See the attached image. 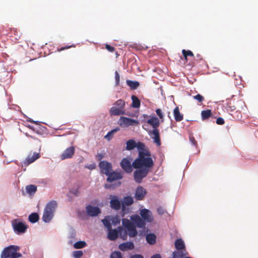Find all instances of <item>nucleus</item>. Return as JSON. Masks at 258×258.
Returning a JSON list of instances; mask_svg holds the SVG:
<instances>
[{"label":"nucleus","instance_id":"obj_11","mask_svg":"<svg viewBox=\"0 0 258 258\" xmlns=\"http://www.w3.org/2000/svg\"><path fill=\"white\" fill-rule=\"evenodd\" d=\"M98 166L100 169L101 173L107 175L112 170V164L106 160H102L99 162Z\"/></svg>","mask_w":258,"mask_h":258},{"label":"nucleus","instance_id":"obj_43","mask_svg":"<svg viewBox=\"0 0 258 258\" xmlns=\"http://www.w3.org/2000/svg\"><path fill=\"white\" fill-rule=\"evenodd\" d=\"M149 134L150 135H154V137L158 136L160 135L159 130L158 128H153L152 130H151L149 132Z\"/></svg>","mask_w":258,"mask_h":258},{"label":"nucleus","instance_id":"obj_47","mask_svg":"<svg viewBox=\"0 0 258 258\" xmlns=\"http://www.w3.org/2000/svg\"><path fill=\"white\" fill-rule=\"evenodd\" d=\"M76 235V233L75 230L71 228L70 231L69 236V237L71 239H74L75 238Z\"/></svg>","mask_w":258,"mask_h":258},{"label":"nucleus","instance_id":"obj_61","mask_svg":"<svg viewBox=\"0 0 258 258\" xmlns=\"http://www.w3.org/2000/svg\"><path fill=\"white\" fill-rule=\"evenodd\" d=\"M33 123L36 124V125H39V129H41V127L43 128V129H46V127H44V126H42V125H40V123H41V122L39 121H35V120H34L33 121Z\"/></svg>","mask_w":258,"mask_h":258},{"label":"nucleus","instance_id":"obj_30","mask_svg":"<svg viewBox=\"0 0 258 258\" xmlns=\"http://www.w3.org/2000/svg\"><path fill=\"white\" fill-rule=\"evenodd\" d=\"M101 222L103 224L104 226L108 230H110L111 228V222L109 218V217L106 216L105 218L101 220Z\"/></svg>","mask_w":258,"mask_h":258},{"label":"nucleus","instance_id":"obj_10","mask_svg":"<svg viewBox=\"0 0 258 258\" xmlns=\"http://www.w3.org/2000/svg\"><path fill=\"white\" fill-rule=\"evenodd\" d=\"M106 180L108 182H112L116 180L121 179L123 177V173L122 171L117 172L113 170L106 175Z\"/></svg>","mask_w":258,"mask_h":258},{"label":"nucleus","instance_id":"obj_35","mask_svg":"<svg viewBox=\"0 0 258 258\" xmlns=\"http://www.w3.org/2000/svg\"><path fill=\"white\" fill-rule=\"evenodd\" d=\"M110 220L111 224L114 226H116L120 223V218L118 215H116L114 217H112Z\"/></svg>","mask_w":258,"mask_h":258},{"label":"nucleus","instance_id":"obj_45","mask_svg":"<svg viewBox=\"0 0 258 258\" xmlns=\"http://www.w3.org/2000/svg\"><path fill=\"white\" fill-rule=\"evenodd\" d=\"M114 74H115V86H117L119 84L120 76L117 71H115Z\"/></svg>","mask_w":258,"mask_h":258},{"label":"nucleus","instance_id":"obj_12","mask_svg":"<svg viewBox=\"0 0 258 258\" xmlns=\"http://www.w3.org/2000/svg\"><path fill=\"white\" fill-rule=\"evenodd\" d=\"M86 212L88 216L94 217L97 216L101 213V209L98 206H93L89 205L86 207Z\"/></svg>","mask_w":258,"mask_h":258},{"label":"nucleus","instance_id":"obj_25","mask_svg":"<svg viewBox=\"0 0 258 258\" xmlns=\"http://www.w3.org/2000/svg\"><path fill=\"white\" fill-rule=\"evenodd\" d=\"M131 99L132 100L131 106L133 108H139L141 105V101L140 99L138 98L137 96L134 95H132Z\"/></svg>","mask_w":258,"mask_h":258},{"label":"nucleus","instance_id":"obj_31","mask_svg":"<svg viewBox=\"0 0 258 258\" xmlns=\"http://www.w3.org/2000/svg\"><path fill=\"white\" fill-rule=\"evenodd\" d=\"M128 233V235L130 237H134L138 234V231L136 227L131 226L126 230Z\"/></svg>","mask_w":258,"mask_h":258},{"label":"nucleus","instance_id":"obj_29","mask_svg":"<svg viewBox=\"0 0 258 258\" xmlns=\"http://www.w3.org/2000/svg\"><path fill=\"white\" fill-rule=\"evenodd\" d=\"M212 115V111L210 109L202 110L201 112V117L203 120L209 119Z\"/></svg>","mask_w":258,"mask_h":258},{"label":"nucleus","instance_id":"obj_39","mask_svg":"<svg viewBox=\"0 0 258 258\" xmlns=\"http://www.w3.org/2000/svg\"><path fill=\"white\" fill-rule=\"evenodd\" d=\"M182 54L183 56L186 59L187 56H193L194 54L192 52L189 50H186L185 49H183L182 51Z\"/></svg>","mask_w":258,"mask_h":258},{"label":"nucleus","instance_id":"obj_46","mask_svg":"<svg viewBox=\"0 0 258 258\" xmlns=\"http://www.w3.org/2000/svg\"><path fill=\"white\" fill-rule=\"evenodd\" d=\"M116 229L117 232V236H121L122 234L124 233V229L121 226H118Z\"/></svg>","mask_w":258,"mask_h":258},{"label":"nucleus","instance_id":"obj_22","mask_svg":"<svg viewBox=\"0 0 258 258\" xmlns=\"http://www.w3.org/2000/svg\"><path fill=\"white\" fill-rule=\"evenodd\" d=\"M175 247L178 250L184 249L185 251V245L183 240L181 238H178L175 241Z\"/></svg>","mask_w":258,"mask_h":258},{"label":"nucleus","instance_id":"obj_49","mask_svg":"<svg viewBox=\"0 0 258 258\" xmlns=\"http://www.w3.org/2000/svg\"><path fill=\"white\" fill-rule=\"evenodd\" d=\"M150 116L147 114H143L140 117V119L142 122H147V120L149 119Z\"/></svg>","mask_w":258,"mask_h":258},{"label":"nucleus","instance_id":"obj_8","mask_svg":"<svg viewBox=\"0 0 258 258\" xmlns=\"http://www.w3.org/2000/svg\"><path fill=\"white\" fill-rule=\"evenodd\" d=\"M109 199L110 207L112 209L117 211L122 207V200L118 196L110 195Z\"/></svg>","mask_w":258,"mask_h":258},{"label":"nucleus","instance_id":"obj_34","mask_svg":"<svg viewBox=\"0 0 258 258\" xmlns=\"http://www.w3.org/2000/svg\"><path fill=\"white\" fill-rule=\"evenodd\" d=\"M87 244L85 241L80 240L74 244V247L76 249H81L85 247Z\"/></svg>","mask_w":258,"mask_h":258},{"label":"nucleus","instance_id":"obj_56","mask_svg":"<svg viewBox=\"0 0 258 258\" xmlns=\"http://www.w3.org/2000/svg\"><path fill=\"white\" fill-rule=\"evenodd\" d=\"M104 157V154L101 153H98L96 155V159L100 161H102V159Z\"/></svg>","mask_w":258,"mask_h":258},{"label":"nucleus","instance_id":"obj_9","mask_svg":"<svg viewBox=\"0 0 258 258\" xmlns=\"http://www.w3.org/2000/svg\"><path fill=\"white\" fill-rule=\"evenodd\" d=\"M118 123L122 127H128L130 126H137L139 124V121L127 117L121 116Z\"/></svg>","mask_w":258,"mask_h":258},{"label":"nucleus","instance_id":"obj_51","mask_svg":"<svg viewBox=\"0 0 258 258\" xmlns=\"http://www.w3.org/2000/svg\"><path fill=\"white\" fill-rule=\"evenodd\" d=\"M157 213L160 215H162L166 212V211L162 207H159L157 209Z\"/></svg>","mask_w":258,"mask_h":258},{"label":"nucleus","instance_id":"obj_62","mask_svg":"<svg viewBox=\"0 0 258 258\" xmlns=\"http://www.w3.org/2000/svg\"><path fill=\"white\" fill-rule=\"evenodd\" d=\"M121 208L122 213L123 215L126 214L127 213H128L129 209L128 208L126 207V206H125V209L124 210H123L122 208Z\"/></svg>","mask_w":258,"mask_h":258},{"label":"nucleus","instance_id":"obj_24","mask_svg":"<svg viewBox=\"0 0 258 258\" xmlns=\"http://www.w3.org/2000/svg\"><path fill=\"white\" fill-rule=\"evenodd\" d=\"M108 234L107 238L110 240H115L118 237L117 236V232L116 229H112V228L110 230H108Z\"/></svg>","mask_w":258,"mask_h":258},{"label":"nucleus","instance_id":"obj_18","mask_svg":"<svg viewBox=\"0 0 258 258\" xmlns=\"http://www.w3.org/2000/svg\"><path fill=\"white\" fill-rule=\"evenodd\" d=\"M134 243L132 241L125 242L120 243L118 248L121 251H124L127 250H132L134 248Z\"/></svg>","mask_w":258,"mask_h":258},{"label":"nucleus","instance_id":"obj_4","mask_svg":"<svg viewBox=\"0 0 258 258\" xmlns=\"http://www.w3.org/2000/svg\"><path fill=\"white\" fill-rule=\"evenodd\" d=\"M137 148L138 156L134 160H153L150 151L146 148L144 143L139 141L137 142Z\"/></svg>","mask_w":258,"mask_h":258},{"label":"nucleus","instance_id":"obj_36","mask_svg":"<svg viewBox=\"0 0 258 258\" xmlns=\"http://www.w3.org/2000/svg\"><path fill=\"white\" fill-rule=\"evenodd\" d=\"M122 225L123 226L122 227L124 228V230H127L131 227L130 220L126 218H123L122 219Z\"/></svg>","mask_w":258,"mask_h":258},{"label":"nucleus","instance_id":"obj_16","mask_svg":"<svg viewBox=\"0 0 258 258\" xmlns=\"http://www.w3.org/2000/svg\"><path fill=\"white\" fill-rule=\"evenodd\" d=\"M75 153V148L74 146H71L67 148L61 155L62 160L71 158Z\"/></svg>","mask_w":258,"mask_h":258},{"label":"nucleus","instance_id":"obj_32","mask_svg":"<svg viewBox=\"0 0 258 258\" xmlns=\"http://www.w3.org/2000/svg\"><path fill=\"white\" fill-rule=\"evenodd\" d=\"M119 130V128L118 127H116L111 131H109L107 134L105 136L104 138L107 140L108 141H109L111 139L113 134L118 131Z\"/></svg>","mask_w":258,"mask_h":258},{"label":"nucleus","instance_id":"obj_5","mask_svg":"<svg viewBox=\"0 0 258 258\" xmlns=\"http://www.w3.org/2000/svg\"><path fill=\"white\" fill-rule=\"evenodd\" d=\"M125 106V102L124 100L121 99L117 100L113 104V106L109 109L110 115L118 116L126 114L124 109Z\"/></svg>","mask_w":258,"mask_h":258},{"label":"nucleus","instance_id":"obj_48","mask_svg":"<svg viewBox=\"0 0 258 258\" xmlns=\"http://www.w3.org/2000/svg\"><path fill=\"white\" fill-rule=\"evenodd\" d=\"M154 140V142L156 144L157 146L161 145V141L160 139V135L158 136L151 137Z\"/></svg>","mask_w":258,"mask_h":258},{"label":"nucleus","instance_id":"obj_53","mask_svg":"<svg viewBox=\"0 0 258 258\" xmlns=\"http://www.w3.org/2000/svg\"><path fill=\"white\" fill-rule=\"evenodd\" d=\"M225 123L224 119L221 117H219L216 119V123L219 125H223Z\"/></svg>","mask_w":258,"mask_h":258},{"label":"nucleus","instance_id":"obj_58","mask_svg":"<svg viewBox=\"0 0 258 258\" xmlns=\"http://www.w3.org/2000/svg\"><path fill=\"white\" fill-rule=\"evenodd\" d=\"M130 258H144V256L141 254H134L131 255Z\"/></svg>","mask_w":258,"mask_h":258},{"label":"nucleus","instance_id":"obj_3","mask_svg":"<svg viewBox=\"0 0 258 258\" xmlns=\"http://www.w3.org/2000/svg\"><path fill=\"white\" fill-rule=\"evenodd\" d=\"M20 247L15 245H10L5 247L1 253V258H19L22 256L21 253L18 252Z\"/></svg>","mask_w":258,"mask_h":258},{"label":"nucleus","instance_id":"obj_1","mask_svg":"<svg viewBox=\"0 0 258 258\" xmlns=\"http://www.w3.org/2000/svg\"><path fill=\"white\" fill-rule=\"evenodd\" d=\"M134 165L135 169L133 173L134 179L136 183L140 184L147 177L154 163L153 160H134Z\"/></svg>","mask_w":258,"mask_h":258},{"label":"nucleus","instance_id":"obj_21","mask_svg":"<svg viewBox=\"0 0 258 258\" xmlns=\"http://www.w3.org/2000/svg\"><path fill=\"white\" fill-rule=\"evenodd\" d=\"M173 115L176 121L179 122L183 119V115L179 111L178 106H176L173 110Z\"/></svg>","mask_w":258,"mask_h":258},{"label":"nucleus","instance_id":"obj_7","mask_svg":"<svg viewBox=\"0 0 258 258\" xmlns=\"http://www.w3.org/2000/svg\"><path fill=\"white\" fill-rule=\"evenodd\" d=\"M131 158H123L120 162V166L124 172L127 174L132 172L134 168V162L132 163Z\"/></svg>","mask_w":258,"mask_h":258},{"label":"nucleus","instance_id":"obj_14","mask_svg":"<svg viewBox=\"0 0 258 258\" xmlns=\"http://www.w3.org/2000/svg\"><path fill=\"white\" fill-rule=\"evenodd\" d=\"M140 215L142 218L147 222H152L154 220L152 212L148 209H143L142 210Z\"/></svg>","mask_w":258,"mask_h":258},{"label":"nucleus","instance_id":"obj_15","mask_svg":"<svg viewBox=\"0 0 258 258\" xmlns=\"http://www.w3.org/2000/svg\"><path fill=\"white\" fill-rule=\"evenodd\" d=\"M147 194L146 190L142 186H138L135 190V198L137 201H141L143 199Z\"/></svg>","mask_w":258,"mask_h":258},{"label":"nucleus","instance_id":"obj_60","mask_svg":"<svg viewBox=\"0 0 258 258\" xmlns=\"http://www.w3.org/2000/svg\"><path fill=\"white\" fill-rule=\"evenodd\" d=\"M172 258H180L179 251H174L173 252Z\"/></svg>","mask_w":258,"mask_h":258},{"label":"nucleus","instance_id":"obj_44","mask_svg":"<svg viewBox=\"0 0 258 258\" xmlns=\"http://www.w3.org/2000/svg\"><path fill=\"white\" fill-rule=\"evenodd\" d=\"M155 112L157 115L159 116V117L162 119V121H163L164 118V114L162 111V110L160 108H157L156 109Z\"/></svg>","mask_w":258,"mask_h":258},{"label":"nucleus","instance_id":"obj_17","mask_svg":"<svg viewBox=\"0 0 258 258\" xmlns=\"http://www.w3.org/2000/svg\"><path fill=\"white\" fill-rule=\"evenodd\" d=\"M147 123L150 125L153 128H158L160 125L159 120L155 115L150 116V118L147 120Z\"/></svg>","mask_w":258,"mask_h":258},{"label":"nucleus","instance_id":"obj_13","mask_svg":"<svg viewBox=\"0 0 258 258\" xmlns=\"http://www.w3.org/2000/svg\"><path fill=\"white\" fill-rule=\"evenodd\" d=\"M40 157V155L39 153L34 152L32 156L30 157V155L28 156L27 157L21 162V167L27 166L30 165L39 158Z\"/></svg>","mask_w":258,"mask_h":258},{"label":"nucleus","instance_id":"obj_50","mask_svg":"<svg viewBox=\"0 0 258 258\" xmlns=\"http://www.w3.org/2000/svg\"><path fill=\"white\" fill-rule=\"evenodd\" d=\"M85 167L86 168H87L89 170H94L96 168V164L95 163H92V164H88V165H86L85 166Z\"/></svg>","mask_w":258,"mask_h":258},{"label":"nucleus","instance_id":"obj_57","mask_svg":"<svg viewBox=\"0 0 258 258\" xmlns=\"http://www.w3.org/2000/svg\"><path fill=\"white\" fill-rule=\"evenodd\" d=\"M127 235H128L127 232L126 231V230H124V233L119 237L120 238H121L123 240H125L127 239Z\"/></svg>","mask_w":258,"mask_h":258},{"label":"nucleus","instance_id":"obj_42","mask_svg":"<svg viewBox=\"0 0 258 258\" xmlns=\"http://www.w3.org/2000/svg\"><path fill=\"white\" fill-rule=\"evenodd\" d=\"M189 140L190 143H191V144L192 145H193L194 146H195L196 147H198V142L195 140V138L194 137V136L192 135H189Z\"/></svg>","mask_w":258,"mask_h":258},{"label":"nucleus","instance_id":"obj_33","mask_svg":"<svg viewBox=\"0 0 258 258\" xmlns=\"http://www.w3.org/2000/svg\"><path fill=\"white\" fill-rule=\"evenodd\" d=\"M121 184V182L119 181H117L116 182L113 184H105L104 188L106 189H113L116 187L119 186Z\"/></svg>","mask_w":258,"mask_h":258},{"label":"nucleus","instance_id":"obj_28","mask_svg":"<svg viewBox=\"0 0 258 258\" xmlns=\"http://www.w3.org/2000/svg\"><path fill=\"white\" fill-rule=\"evenodd\" d=\"M126 84L132 90L137 89L140 86V82L137 81L126 80Z\"/></svg>","mask_w":258,"mask_h":258},{"label":"nucleus","instance_id":"obj_19","mask_svg":"<svg viewBox=\"0 0 258 258\" xmlns=\"http://www.w3.org/2000/svg\"><path fill=\"white\" fill-rule=\"evenodd\" d=\"M122 200V209H125V206H129L134 203V199L132 197L130 196H125L123 198Z\"/></svg>","mask_w":258,"mask_h":258},{"label":"nucleus","instance_id":"obj_38","mask_svg":"<svg viewBox=\"0 0 258 258\" xmlns=\"http://www.w3.org/2000/svg\"><path fill=\"white\" fill-rule=\"evenodd\" d=\"M146 221H144L143 219H139L137 222H136V225L138 228H145L146 225Z\"/></svg>","mask_w":258,"mask_h":258},{"label":"nucleus","instance_id":"obj_40","mask_svg":"<svg viewBox=\"0 0 258 258\" xmlns=\"http://www.w3.org/2000/svg\"><path fill=\"white\" fill-rule=\"evenodd\" d=\"M83 255L82 250H76L73 252V256L74 258H81Z\"/></svg>","mask_w":258,"mask_h":258},{"label":"nucleus","instance_id":"obj_55","mask_svg":"<svg viewBox=\"0 0 258 258\" xmlns=\"http://www.w3.org/2000/svg\"><path fill=\"white\" fill-rule=\"evenodd\" d=\"M105 48L109 52H113L114 51L115 49L113 47L111 46L109 44H106L105 45Z\"/></svg>","mask_w":258,"mask_h":258},{"label":"nucleus","instance_id":"obj_6","mask_svg":"<svg viewBox=\"0 0 258 258\" xmlns=\"http://www.w3.org/2000/svg\"><path fill=\"white\" fill-rule=\"evenodd\" d=\"M11 223L14 233L19 235L25 233L28 228L25 223L19 219H13Z\"/></svg>","mask_w":258,"mask_h":258},{"label":"nucleus","instance_id":"obj_2","mask_svg":"<svg viewBox=\"0 0 258 258\" xmlns=\"http://www.w3.org/2000/svg\"><path fill=\"white\" fill-rule=\"evenodd\" d=\"M57 207V202L54 200H51L46 204L42 218L44 223H48L51 221L54 217V213Z\"/></svg>","mask_w":258,"mask_h":258},{"label":"nucleus","instance_id":"obj_37","mask_svg":"<svg viewBox=\"0 0 258 258\" xmlns=\"http://www.w3.org/2000/svg\"><path fill=\"white\" fill-rule=\"evenodd\" d=\"M110 258H123V257L121 252L114 251L110 254Z\"/></svg>","mask_w":258,"mask_h":258},{"label":"nucleus","instance_id":"obj_52","mask_svg":"<svg viewBox=\"0 0 258 258\" xmlns=\"http://www.w3.org/2000/svg\"><path fill=\"white\" fill-rule=\"evenodd\" d=\"M70 192L74 196L77 197L79 195V191L78 188H73L70 190Z\"/></svg>","mask_w":258,"mask_h":258},{"label":"nucleus","instance_id":"obj_20","mask_svg":"<svg viewBox=\"0 0 258 258\" xmlns=\"http://www.w3.org/2000/svg\"><path fill=\"white\" fill-rule=\"evenodd\" d=\"M26 192L30 196H33L37 190V187L34 184H29L25 187Z\"/></svg>","mask_w":258,"mask_h":258},{"label":"nucleus","instance_id":"obj_54","mask_svg":"<svg viewBox=\"0 0 258 258\" xmlns=\"http://www.w3.org/2000/svg\"><path fill=\"white\" fill-rule=\"evenodd\" d=\"M143 229L139 231V235L140 236H145L147 234V230L146 229V228H142Z\"/></svg>","mask_w":258,"mask_h":258},{"label":"nucleus","instance_id":"obj_27","mask_svg":"<svg viewBox=\"0 0 258 258\" xmlns=\"http://www.w3.org/2000/svg\"><path fill=\"white\" fill-rule=\"evenodd\" d=\"M39 220V216L36 212L32 213L28 216V220L31 223L34 224L37 222Z\"/></svg>","mask_w":258,"mask_h":258},{"label":"nucleus","instance_id":"obj_59","mask_svg":"<svg viewBox=\"0 0 258 258\" xmlns=\"http://www.w3.org/2000/svg\"><path fill=\"white\" fill-rule=\"evenodd\" d=\"M179 252V255H180V258H185L186 257V256H185L186 254V252H184V251H178Z\"/></svg>","mask_w":258,"mask_h":258},{"label":"nucleus","instance_id":"obj_26","mask_svg":"<svg viewBox=\"0 0 258 258\" xmlns=\"http://www.w3.org/2000/svg\"><path fill=\"white\" fill-rule=\"evenodd\" d=\"M147 242L150 244H154L156 242V236L154 233L147 234L146 236Z\"/></svg>","mask_w":258,"mask_h":258},{"label":"nucleus","instance_id":"obj_41","mask_svg":"<svg viewBox=\"0 0 258 258\" xmlns=\"http://www.w3.org/2000/svg\"><path fill=\"white\" fill-rule=\"evenodd\" d=\"M192 97L199 102H202L204 100V97L200 94H198L196 95L193 96Z\"/></svg>","mask_w":258,"mask_h":258},{"label":"nucleus","instance_id":"obj_64","mask_svg":"<svg viewBox=\"0 0 258 258\" xmlns=\"http://www.w3.org/2000/svg\"><path fill=\"white\" fill-rule=\"evenodd\" d=\"M71 47V46H66L64 47H62L60 48V50H64L65 49H68V48H69Z\"/></svg>","mask_w":258,"mask_h":258},{"label":"nucleus","instance_id":"obj_63","mask_svg":"<svg viewBox=\"0 0 258 258\" xmlns=\"http://www.w3.org/2000/svg\"><path fill=\"white\" fill-rule=\"evenodd\" d=\"M151 258H161V256L159 253H156L152 255Z\"/></svg>","mask_w":258,"mask_h":258},{"label":"nucleus","instance_id":"obj_23","mask_svg":"<svg viewBox=\"0 0 258 258\" xmlns=\"http://www.w3.org/2000/svg\"><path fill=\"white\" fill-rule=\"evenodd\" d=\"M137 142L134 139H130L126 142L125 149L127 151H132L137 147Z\"/></svg>","mask_w":258,"mask_h":258}]
</instances>
